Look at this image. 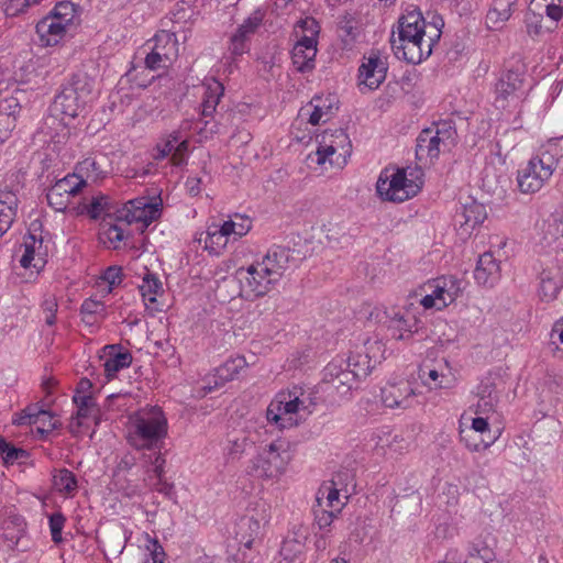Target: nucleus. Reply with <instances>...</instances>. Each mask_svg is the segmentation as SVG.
Segmentation results:
<instances>
[{
    "mask_svg": "<svg viewBox=\"0 0 563 563\" xmlns=\"http://www.w3.org/2000/svg\"><path fill=\"white\" fill-rule=\"evenodd\" d=\"M167 434V418L158 406H146L129 417L126 441L137 451L163 450Z\"/></svg>",
    "mask_w": 563,
    "mask_h": 563,
    "instance_id": "nucleus-1",
    "label": "nucleus"
},
{
    "mask_svg": "<svg viewBox=\"0 0 563 563\" xmlns=\"http://www.w3.org/2000/svg\"><path fill=\"white\" fill-rule=\"evenodd\" d=\"M563 157V137L550 140L527 165L518 170V187L523 194L539 191L551 178Z\"/></svg>",
    "mask_w": 563,
    "mask_h": 563,
    "instance_id": "nucleus-2",
    "label": "nucleus"
},
{
    "mask_svg": "<svg viewBox=\"0 0 563 563\" xmlns=\"http://www.w3.org/2000/svg\"><path fill=\"white\" fill-rule=\"evenodd\" d=\"M408 177L407 170L396 168L390 172L385 168L376 183L377 195L386 201L404 202L415 197L422 188V172L417 169L410 173Z\"/></svg>",
    "mask_w": 563,
    "mask_h": 563,
    "instance_id": "nucleus-3",
    "label": "nucleus"
},
{
    "mask_svg": "<svg viewBox=\"0 0 563 563\" xmlns=\"http://www.w3.org/2000/svg\"><path fill=\"white\" fill-rule=\"evenodd\" d=\"M289 449L290 442L285 439L272 441L251 461L250 473L258 478H278L291 460Z\"/></svg>",
    "mask_w": 563,
    "mask_h": 563,
    "instance_id": "nucleus-4",
    "label": "nucleus"
},
{
    "mask_svg": "<svg viewBox=\"0 0 563 563\" xmlns=\"http://www.w3.org/2000/svg\"><path fill=\"white\" fill-rule=\"evenodd\" d=\"M76 9L69 1L56 3L53 10L41 19L35 29L42 46L57 45L74 26Z\"/></svg>",
    "mask_w": 563,
    "mask_h": 563,
    "instance_id": "nucleus-5",
    "label": "nucleus"
},
{
    "mask_svg": "<svg viewBox=\"0 0 563 563\" xmlns=\"http://www.w3.org/2000/svg\"><path fill=\"white\" fill-rule=\"evenodd\" d=\"M93 80L84 73L75 74L55 97L54 108L65 117L75 119L91 98Z\"/></svg>",
    "mask_w": 563,
    "mask_h": 563,
    "instance_id": "nucleus-6",
    "label": "nucleus"
},
{
    "mask_svg": "<svg viewBox=\"0 0 563 563\" xmlns=\"http://www.w3.org/2000/svg\"><path fill=\"white\" fill-rule=\"evenodd\" d=\"M145 67L150 70L167 69L178 57V41L174 33L161 31L145 44Z\"/></svg>",
    "mask_w": 563,
    "mask_h": 563,
    "instance_id": "nucleus-7",
    "label": "nucleus"
},
{
    "mask_svg": "<svg viewBox=\"0 0 563 563\" xmlns=\"http://www.w3.org/2000/svg\"><path fill=\"white\" fill-rule=\"evenodd\" d=\"M441 31L434 30L433 35H429L427 40H399L391 35L390 44L395 56L408 64L418 65L428 58L432 53L433 45L439 41Z\"/></svg>",
    "mask_w": 563,
    "mask_h": 563,
    "instance_id": "nucleus-8",
    "label": "nucleus"
},
{
    "mask_svg": "<svg viewBox=\"0 0 563 563\" xmlns=\"http://www.w3.org/2000/svg\"><path fill=\"white\" fill-rule=\"evenodd\" d=\"M236 274L241 284V289L246 297L264 296L277 284L276 279L268 275L267 269L260 261H256L246 268H239Z\"/></svg>",
    "mask_w": 563,
    "mask_h": 563,
    "instance_id": "nucleus-9",
    "label": "nucleus"
},
{
    "mask_svg": "<svg viewBox=\"0 0 563 563\" xmlns=\"http://www.w3.org/2000/svg\"><path fill=\"white\" fill-rule=\"evenodd\" d=\"M264 18L265 12L256 9L231 34L228 51L233 59L249 53L251 40L262 26Z\"/></svg>",
    "mask_w": 563,
    "mask_h": 563,
    "instance_id": "nucleus-10",
    "label": "nucleus"
},
{
    "mask_svg": "<svg viewBox=\"0 0 563 563\" xmlns=\"http://www.w3.org/2000/svg\"><path fill=\"white\" fill-rule=\"evenodd\" d=\"M388 64L379 52L372 51L368 56L363 57L358 67V88L361 92L377 89L386 79Z\"/></svg>",
    "mask_w": 563,
    "mask_h": 563,
    "instance_id": "nucleus-11",
    "label": "nucleus"
},
{
    "mask_svg": "<svg viewBox=\"0 0 563 563\" xmlns=\"http://www.w3.org/2000/svg\"><path fill=\"white\" fill-rule=\"evenodd\" d=\"M162 201L150 202L146 197L136 198L117 210V221H124L125 224L142 222L144 225L157 220L162 211Z\"/></svg>",
    "mask_w": 563,
    "mask_h": 563,
    "instance_id": "nucleus-12",
    "label": "nucleus"
},
{
    "mask_svg": "<svg viewBox=\"0 0 563 563\" xmlns=\"http://www.w3.org/2000/svg\"><path fill=\"white\" fill-rule=\"evenodd\" d=\"M85 186L86 180L78 179L76 175H67L47 190V202L54 210L65 211L70 203V199L77 196Z\"/></svg>",
    "mask_w": 563,
    "mask_h": 563,
    "instance_id": "nucleus-13",
    "label": "nucleus"
},
{
    "mask_svg": "<svg viewBox=\"0 0 563 563\" xmlns=\"http://www.w3.org/2000/svg\"><path fill=\"white\" fill-rule=\"evenodd\" d=\"M303 402L299 397L295 396L294 399L286 400L284 393L269 404L266 410L267 422L275 423L279 429L290 428L297 424L294 415L297 413Z\"/></svg>",
    "mask_w": 563,
    "mask_h": 563,
    "instance_id": "nucleus-14",
    "label": "nucleus"
},
{
    "mask_svg": "<svg viewBox=\"0 0 563 563\" xmlns=\"http://www.w3.org/2000/svg\"><path fill=\"white\" fill-rule=\"evenodd\" d=\"M496 102L505 107L509 100H518L523 95V74L518 70L504 71L495 85Z\"/></svg>",
    "mask_w": 563,
    "mask_h": 563,
    "instance_id": "nucleus-15",
    "label": "nucleus"
},
{
    "mask_svg": "<svg viewBox=\"0 0 563 563\" xmlns=\"http://www.w3.org/2000/svg\"><path fill=\"white\" fill-rule=\"evenodd\" d=\"M450 150L451 147L442 143L441 137L431 128L422 130L417 137L416 157L423 164L432 163L442 152Z\"/></svg>",
    "mask_w": 563,
    "mask_h": 563,
    "instance_id": "nucleus-16",
    "label": "nucleus"
},
{
    "mask_svg": "<svg viewBox=\"0 0 563 563\" xmlns=\"http://www.w3.org/2000/svg\"><path fill=\"white\" fill-rule=\"evenodd\" d=\"M101 358L104 360V375L112 379L123 368H128L133 361L132 353L121 344H108L102 347Z\"/></svg>",
    "mask_w": 563,
    "mask_h": 563,
    "instance_id": "nucleus-17",
    "label": "nucleus"
},
{
    "mask_svg": "<svg viewBox=\"0 0 563 563\" xmlns=\"http://www.w3.org/2000/svg\"><path fill=\"white\" fill-rule=\"evenodd\" d=\"M294 261L295 258L289 247L274 246L268 250L267 254L260 262L267 269L268 275L273 276L278 283Z\"/></svg>",
    "mask_w": 563,
    "mask_h": 563,
    "instance_id": "nucleus-18",
    "label": "nucleus"
},
{
    "mask_svg": "<svg viewBox=\"0 0 563 563\" xmlns=\"http://www.w3.org/2000/svg\"><path fill=\"white\" fill-rule=\"evenodd\" d=\"M399 40H427L426 38V21L422 13L417 10H407L398 21Z\"/></svg>",
    "mask_w": 563,
    "mask_h": 563,
    "instance_id": "nucleus-19",
    "label": "nucleus"
},
{
    "mask_svg": "<svg viewBox=\"0 0 563 563\" xmlns=\"http://www.w3.org/2000/svg\"><path fill=\"white\" fill-rule=\"evenodd\" d=\"M500 263L494 257L492 252L483 253L474 271V278L478 285L493 287L500 279Z\"/></svg>",
    "mask_w": 563,
    "mask_h": 563,
    "instance_id": "nucleus-20",
    "label": "nucleus"
},
{
    "mask_svg": "<svg viewBox=\"0 0 563 563\" xmlns=\"http://www.w3.org/2000/svg\"><path fill=\"white\" fill-rule=\"evenodd\" d=\"M563 286V274L559 266L544 268L540 273L539 296L543 301L550 302L558 297Z\"/></svg>",
    "mask_w": 563,
    "mask_h": 563,
    "instance_id": "nucleus-21",
    "label": "nucleus"
},
{
    "mask_svg": "<svg viewBox=\"0 0 563 563\" xmlns=\"http://www.w3.org/2000/svg\"><path fill=\"white\" fill-rule=\"evenodd\" d=\"M48 418L49 426L46 431H53L59 427V422L54 416L41 408L38 404L29 405L20 412L15 413L12 418V423L15 426H31L36 424L41 419Z\"/></svg>",
    "mask_w": 563,
    "mask_h": 563,
    "instance_id": "nucleus-22",
    "label": "nucleus"
},
{
    "mask_svg": "<svg viewBox=\"0 0 563 563\" xmlns=\"http://www.w3.org/2000/svg\"><path fill=\"white\" fill-rule=\"evenodd\" d=\"M21 106L19 99L11 96L0 100V125H4V130L0 129V143L4 142L15 128L16 114L20 113Z\"/></svg>",
    "mask_w": 563,
    "mask_h": 563,
    "instance_id": "nucleus-23",
    "label": "nucleus"
},
{
    "mask_svg": "<svg viewBox=\"0 0 563 563\" xmlns=\"http://www.w3.org/2000/svg\"><path fill=\"white\" fill-rule=\"evenodd\" d=\"M388 330L391 336L397 340H406L418 332V320L413 316H405L400 312L388 314Z\"/></svg>",
    "mask_w": 563,
    "mask_h": 563,
    "instance_id": "nucleus-24",
    "label": "nucleus"
},
{
    "mask_svg": "<svg viewBox=\"0 0 563 563\" xmlns=\"http://www.w3.org/2000/svg\"><path fill=\"white\" fill-rule=\"evenodd\" d=\"M343 362V358H334L324 367L321 379L322 384L332 385L333 387H352L353 375L350 371L342 368Z\"/></svg>",
    "mask_w": 563,
    "mask_h": 563,
    "instance_id": "nucleus-25",
    "label": "nucleus"
},
{
    "mask_svg": "<svg viewBox=\"0 0 563 563\" xmlns=\"http://www.w3.org/2000/svg\"><path fill=\"white\" fill-rule=\"evenodd\" d=\"M120 209L121 208L118 207L110 196L103 194L92 197L91 201L85 206L87 214L95 220L100 217H104V220H107V218L111 219L114 217V221H117V210Z\"/></svg>",
    "mask_w": 563,
    "mask_h": 563,
    "instance_id": "nucleus-26",
    "label": "nucleus"
},
{
    "mask_svg": "<svg viewBox=\"0 0 563 563\" xmlns=\"http://www.w3.org/2000/svg\"><path fill=\"white\" fill-rule=\"evenodd\" d=\"M472 431L478 432L481 435H484L486 432H489V424L487 422V419L483 418V417H476L472 420V427L470 430H467V431L461 430L460 431L461 440L465 442L466 446L471 451H479L482 449H487L495 441L494 437H488L487 440L485 438H482L478 441L477 440L471 441L470 433Z\"/></svg>",
    "mask_w": 563,
    "mask_h": 563,
    "instance_id": "nucleus-27",
    "label": "nucleus"
},
{
    "mask_svg": "<svg viewBox=\"0 0 563 563\" xmlns=\"http://www.w3.org/2000/svg\"><path fill=\"white\" fill-rule=\"evenodd\" d=\"M246 366L247 363L244 356L236 355L235 357H230L214 369V385H223L238 379Z\"/></svg>",
    "mask_w": 563,
    "mask_h": 563,
    "instance_id": "nucleus-28",
    "label": "nucleus"
},
{
    "mask_svg": "<svg viewBox=\"0 0 563 563\" xmlns=\"http://www.w3.org/2000/svg\"><path fill=\"white\" fill-rule=\"evenodd\" d=\"M379 389V401L386 408L406 409L412 406L416 389Z\"/></svg>",
    "mask_w": 563,
    "mask_h": 563,
    "instance_id": "nucleus-29",
    "label": "nucleus"
},
{
    "mask_svg": "<svg viewBox=\"0 0 563 563\" xmlns=\"http://www.w3.org/2000/svg\"><path fill=\"white\" fill-rule=\"evenodd\" d=\"M517 0H493L492 7L486 14V25L490 30H498L509 20L512 13V5Z\"/></svg>",
    "mask_w": 563,
    "mask_h": 563,
    "instance_id": "nucleus-30",
    "label": "nucleus"
},
{
    "mask_svg": "<svg viewBox=\"0 0 563 563\" xmlns=\"http://www.w3.org/2000/svg\"><path fill=\"white\" fill-rule=\"evenodd\" d=\"M342 474H336L330 482L323 483L317 492L316 503L318 506H324L331 509H338L340 504V489L338 488L339 481Z\"/></svg>",
    "mask_w": 563,
    "mask_h": 563,
    "instance_id": "nucleus-31",
    "label": "nucleus"
},
{
    "mask_svg": "<svg viewBox=\"0 0 563 563\" xmlns=\"http://www.w3.org/2000/svg\"><path fill=\"white\" fill-rule=\"evenodd\" d=\"M232 230L231 223H223L221 227L211 225L208 228L205 239V247L213 253H220L228 243L229 231Z\"/></svg>",
    "mask_w": 563,
    "mask_h": 563,
    "instance_id": "nucleus-32",
    "label": "nucleus"
},
{
    "mask_svg": "<svg viewBox=\"0 0 563 563\" xmlns=\"http://www.w3.org/2000/svg\"><path fill=\"white\" fill-rule=\"evenodd\" d=\"M346 363V371H350V373L353 375V384L361 382L362 378H365L374 367V365H372V357L367 352L365 354L352 353L347 357Z\"/></svg>",
    "mask_w": 563,
    "mask_h": 563,
    "instance_id": "nucleus-33",
    "label": "nucleus"
},
{
    "mask_svg": "<svg viewBox=\"0 0 563 563\" xmlns=\"http://www.w3.org/2000/svg\"><path fill=\"white\" fill-rule=\"evenodd\" d=\"M53 486L56 492L63 494L65 497H73L77 493L78 482L71 471L62 468L56 471L53 475Z\"/></svg>",
    "mask_w": 563,
    "mask_h": 563,
    "instance_id": "nucleus-34",
    "label": "nucleus"
},
{
    "mask_svg": "<svg viewBox=\"0 0 563 563\" xmlns=\"http://www.w3.org/2000/svg\"><path fill=\"white\" fill-rule=\"evenodd\" d=\"M75 175L78 179L98 181L106 177L107 172L95 157H87L77 164Z\"/></svg>",
    "mask_w": 563,
    "mask_h": 563,
    "instance_id": "nucleus-35",
    "label": "nucleus"
},
{
    "mask_svg": "<svg viewBox=\"0 0 563 563\" xmlns=\"http://www.w3.org/2000/svg\"><path fill=\"white\" fill-rule=\"evenodd\" d=\"M465 563H498L495 553L483 540L470 543Z\"/></svg>",
    "mask_w": 563,
    "mask_h": 563,
    "instance_id": "nucleus-36",
    "label": "nucleus"
},
{
    "mask_svg": "<svg viewBox=\"0 0 563 563\" xmlns=\"http://www.w3.org/2000/svg\"><path fill=\"white\" fill-rule=\"evenodd\" d=\"M120 221L111 222L103 220L101 240L108 247L118 250L120 243L125 239V230L119 224Z\"/></svg>",
    "mask_w": 563,
    "mask_h": 563,
    "instance_id": "nucleus-37",
    "label": "nucleus"
},
{
    "mask_svg": "<svg viewBox=\"0 0 563 563\" xmlns=\"http://www.w3.org/2000/svg\"><path fill=\"white\" fill-rule=\"evenodd\" d=\"M305 544L298 539L287 538L280 548L277 563H302Z\"/></svg>",
    "mask_w": 563,
    "mask_h": 563,
    "instance_id": "nucleus-38",
    "label": "nucleus"
},
{
    "mask_svg": "<svg viewBox=\"0 0 563 563\" xmlns=\"http://www.w3.org/2000/svg\"><path fill=\"white\" fill-rule=\"evenodd\" d=\"M143 462L146 465V477H165L166 459L162 450L143 453Z\"/></svg>",
    "mask_w": 563,
    "mask_h": 563,
    "instance_id": "nucleus-39",
    "label": "nucleus"
},
{
    "mask_svg": "<svg viewBox=\"0 0 563 563\" xmlns=\"http://www.w3.org/2000/svg\"><path fill=\"white\" fill-rule=\"evenodd\" d=\"M268 434L269 430L264 421L249 420L246 422V426L244 428V437L250 444L255 445L266 442L268 439Z\"/></svg>",
    "mask_w": 563,
    "mask_h": 563,
    "instance_id": "nucleus-40",
    "label": "nucleus"
},
{
    "mask_svg": "<svg viewBox=\"0 0 563 563\" xmlns=\"http://www.w3.org/2000/svg\"><path fill=\"white\" fill-rule=\"evenodd\" d=\"M142 297L150 302L156 301V296L163 291V285L159 278L147 272L142 280V284L139 286Z\"/></svg>",
    "mask_w": 563,
    "mask_h": 563,
    "instance_id": "nucleus-41",
    "label": "nucleus"
},
{
    "mask_svg": "<svg viewBox=\"0 0 563 563\" xmlns=\"http://www.w3.org/2000/svg\"><path fill=\"white\" fill-rule=\"evenodd\" d=\"M462 216L464 218L463 224L467 228L474 229L485 221L487 213L482 203L474 201L464 206Z\"/></svg>",
    "mask_w": 563,
    "mask_h": 563,
    "instance_id": "nucleus-42",
    "label": "nucleus"
},
{
    "mask_svg": "<svg viewBox=\"0 0 563 563\" xmlns=\"http://www.w3.org/2000/svg\"><path fill=\"white\" fill-rule=\"evenodd\" d=\"M431 295L438 300L440 307H446L455 299V292L448 288V280L445 278H437L430 285Z\"/></svg>",
    "mask_w": 563,
    "mask_h": 563,
    "instance_id": "nucleus-43",
    "label": "nucleus"
},
{
    "mask_svg": "<svg viewBox=\"0 0 563 563\" xmlns=\"http://www.w3.org/2000/svg\"><path fill=\"white\" fill-rule=\"evenodd\" d=\"M316 53L308 54L307 49L292 48L291 59L296 69L300 73H306L314 68Z\"/></svg>",
    "mask_w": 563,
    "mask_h": 563,
    "instance_id": "nucleus-44",
    "label": "nucleus"
},
{
    "mask_svg": "<svg viewBox=\"0 0 563 563\" xmlns=\"http://www.w3.org/2000/svg\"><path fill=\"white\" fill-rule=\"evenodd\" d=\"M0 455L5 464H13L14 462L27 459L29 453L23 449L15 448L11 443L7 442L3 438H1Z\"/></svg>",
    "mask_w": 563,
    "mask_h": 563,
    "instance_id": "nucleus-45",
    "label": "nucleus"
},
{
    "mask_svg": "<svg viewBox=\"0 0 563 563\" xmlns=\"http://www.w3.org/2000/svg\"><path fill=\"white\" fill-rule=\"evenodd\" d=\"M313 512L314 522L319 529L328 531L336 515L341 512V508L331 509L324 506H318L317 504L313 508Z\"/></svg>",
    "mask_w": 563,
    "mask_h": 563,
    "instance_id": "nucleus-46",
    "label": "nucleus"
},
{
    "mask_svg": "<svg viewBox=\"0 0 563 563\" xmlns=\"http://www.w3.org/2000/svg\"><path fill=\"white\" fill-rule=\"evenodd\" d=\"M179 141V131H173L170 134L167 135L166 139L162 140L159 143H157L155 147V153L153 154V158L155 161H161L166 158L168 155H170L174 152V148Z\"/></svg>",
    "mask_w": 563,
    "mask_h": 563,
    "instance_id": "nucleus-47",
    "label": "nucleus"
},
{
    "mask_svg": "<svg viewBox=\"0 0 563 563\" xmlns=\"http://www.w3.org/2000/svg\"><path fill=\"white\" fill-rule=\"evenodd\" d=\"M433 132L441 137L442 143H446L451 148L456 144L457 132L451 121H441L437 123Z\"/></svg>",
    "mask_w": 563,
    "mask_h": 563,
    "instance_id": "nucleus-48",
    "label": "nucleus"
},
{
    "mask_svg": "<svg viewBox=\"0 0 563 563\" xmlns=\"http://www.w3.org/2000/svg\"><path fill=\"white\" fill-rule=\"evenodd\" d=\"M305 25L310 24L311 35H303L294 46V48H302L307 49L308 54L316 53L317 54V40L314 37L318 34V25L314 19L303 21Z\"/></svg>",
    "mask_w": 563,
    "mask_h": 563,
    "instance_id": "nucleus-49",
    "label": "nucleus"
},
{
    "mask_svg": "<svg viewBox=\"0 0 563 563\" xmlns=\"http://www.w3.org/2000/svg\"><path fill=\"white\" fill-rule=\"evenodd\" d=\"M65 522L66 517L59 511L53 512L48 518L52 540L56 544L63 541L62 531L65 526Z\"/></svg>",
    "mask_w": 563,
    "mask_h": 563,
    "instance_id": "nucleus-50",
    "label": "nucleus"
},
{
    "mask_svg": "<svg viewBox=\"0 0 563 563\" xmlns=\"http://www.w3.org/2000/svg\"><path fill=\"white\" fill-rule=\"evenodd\" d=\"M235 219L236 220L230 219L223 223L232 224V230L229 231V235L234 234L235 236L242 238L251 230L252 221L249 217L239 214L235 216Z\"/></svg>",
    "mask_w": 563,
    "mask_h": 563,
    "instance_id": "nucleus-51",
    "label": "nucleus"
},
{
    "mask_svg": "<svg viewBox=\"0 0 563 563\" xmlns=\"http://www.w3.org/2000/svg\"><path fill=\"white\" fill-rule=\"evenodd\" d=\"M224 88L221 82L213 80L205 88L202 101L218 106L221 97L223 96Z\"/></svg>",
    "mask_w": 563,
    "mask_h": 563,
    "instance_id": "nucleus-52",
    "label": "nucleus"
},
{
    "mask_svg": "<svg viewBox=\"0 0 563 563\" xmlns=\"http://www.w3.org/2000/svg\"><path fill=\"white\" fill-rule=\"evenodd\" d=\"M146 486L154 492L163 494L165 496H170L174 493V485L168 483L165 477L154 478V477H145Z\"/></svg>",
    "mask_w": 563,
    "mask_h": 563,
    "instance_id": "nucleus-53",
    "label": "nucleus"
},
{
    "mask_svg": "<svg viewBox=\"0 0 563 563\" xmlns=\"http://www.w3.org/2000/svg\"><path fill=\"white\" fill-rule=\"evenodd\" d=\"M99 413H100V410H99L98 406H90L89 408H82V407L77 408V413H76L77 427L80 428L81 426H84L86 420L91 419V420L97 421L99 418Z\"/></svg>",
    "mask_w": 563,
    "mask_h": 563,
    "instance_id": "nucleus-54",
    "label": "nucleus"
},
{
    "mask_svg": "<svg viewBox=\"0 0 563 563\" xmlns=\"http://www.w3.org/2000/svg\"><path fill=\"white\" fill-rule=\"evenodd\" d=\"M102 280L109 284L110 288L118 286L123 280V272L119 266H109L101 276Z\"/></svg>",
    "mask_w": 563,
    "mask_h": 563,
    "instance_id": "nucleus-55",
    "label": "nucleus"
},
{
    "mask_svg": "<svg viewBox=\"0 0 563 563\" xmlns=\"http://www.w3.org/2000/svg\"><path fill=\"white\" fill-rule=\"evenodd\" d=\"M33 4L35 3L31 0H7L4 3V12L7 15L14 16Z\"/></svg>",
    "mask_w": 563,
    "mask_h": 563,
    "instance_id": "nucleus-56",
    "label": "nucleus"
},
{
    "mask_svg": "<svg viewBox=\"0 0 563 563\" xmlns=\"http://www.w3.org/2000/svg\"><path fill=\"white\" fill-rule=\"evenodd\" d=\"M104 311V306L101 301L95 299H86L80 308V314H87L88 317H93L98 314H102Z\"/></svg>",
    "mask_w": 563,
    "mask_h": 563,
    "instance_id": "nucleus-57",
    "label": "nucleus"
},
{
    "mask_svg": "<svg viewBox=\"0 0 563 563\" xmlns=\"http://www.w3.org/2000/svg\"><path fill=\"white\" fill-rule=\"evenodd\" d=\"M548 231L554 239L563 236V206L552 216V221L548 224Z\"/></svg>",
    "mask_w": 563,
    "mask_h": 563,
    "instance_id": "nucleus-58",
    "label": "nucleus"
},
{
    "mask_svg": "<svg viewBox=\"0 0 563 563\" xmlns=\"http://www.w3.org/2000/svg\"><path fill=\"white\" fill-rule=\"evenodd\" d=\"M76 394L73 397L74 402L76 404L77 408H89L90 406H98L96 402L95 397L91 394H88L87 391L89 389H75Z\"/></svg>",
    "mask_w": 563,
    "mask_h": 563,
    "instance_id": "nucleus-59",
    "label": "nucleus"
},
{
    "mask_svg": "<svg viewBox=\"0 0 563 563\" xmlns=\"http://www.w3.org/2000/svg\"><path fill=\"white\" fill-rule=\"evenodd\" d=\"M148 541L152 544V548L147 547L151 551V559L146 560L144 563H163L164 550L163 547L156 539H151L148 534H146Z\"/></svg>",
    "mask_w": 563,
    "mask_h": 563,
    "instance_id": "nucleus-60",
    "label": "nucleus"
},
{
    "mask_svg": "<svg viewBox=\"0 0 563 563\" xmlns=\"http://www.w3.org/2000/svg\"><path fill=\"white\" fill-rule=\"evenodd\" d=\"M313 102H316V103L313 104V111L311 112V114L309 117V123H311L312 125H317V124H319L322 115L325 113L324 112L325 104H321L322 99L320 97L313 98L311 103H313ZM327 109H331V106H327Z\"/></svg>",
    "mask_w": 563,
    "mask_h": 563,
    "instance_id": "nucleus-61",
    "label": "nucleus"
},
{
    "mask_svg": "<svg viewBox=\"0 0 563 563\" xmlns=\"http://www.w3.org/2000/svg\"><path fill=\"white\" fill-rule=\"evenodd\" d=\"M42 245H43L42 236H40L37 239L35 235L30 234L25 239V242H24V246H25V251L24 252H26L27 254H30L33 257H35V255L40 252Z\"/></svg>",
    "mask_w": 563,
    "mask_h": 563,
    "instance_id": "nucleus-62",
    "label": "nucleus"
},
{
    "mask_svg": "<svg viewBox=\"0 0 563 563\" xmlns=\"http://www.w3.org/2000/svg\"><path fill=\"white\" fill-rule=\"evenodd\" d=\"M338 151V146L333 143L328 145H320L317 150V163L324 164L328 157L332 156Z\"/></svg>",
    "mask_w": 563,
    "mask_h": 563,
    "instance_id": "nucleus-63",
    "label": "nucleus"
},
{
    "mask_svg": "<svg viewBox=\"0 0 563 563\" xmlns=\"http://www.w3.org/2000/svg\"><path fill=\"white\" fill-rule=\"evenodd\" d=\"M14 219V212H5V209H0V236L8 232Z\"/></svg>",
    "mask_w": 563,
    "mask_h": 563,
    "instance_id": "nucleus-64",
    "label": "nucleus"
}]
</instances>
